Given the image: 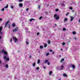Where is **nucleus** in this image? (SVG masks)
<instances>
[{
    "label": "nucleus",
    "mask_w": 80,
    "mask_h": 80,
    "mask_svg": "<svg viewBox=\"0 0 80 80\" xmlns=\"http://www.w3.org/2000/svg\"><path fill=\"white\" fill-rule=\"evenodd\" d=\"M55 26H57V24H54Z\"/></svg>",
    "instance_id": "obj_56"
},
{
    "label": "nucleus",
    "mask_w": 80,
    "mask_h": 80,
    "mask_svg": "<svg viewBox=\"0 0 80 80\" xmlns=\"http://www.w3.org/2000/svg\"><path fill=\"white\" fill-rule=\"evenodd\" d=\"M72 12H74V10H73L72 11Z\"/></svg>",
    "instance_id": "obj_54"
},
{
    "label": "nucleus",
    "mask_w": 80,
    "mask_h": 80,
    "mask_svg": "<svg viewBox=\"0 0 80 80\" xmlns=\"http://www.w3.org/2000/svg\"><path fill=\"white\" fill-rule=\"evenodd\" d=\"M62 30L63 31H65V30H66V28H64L62 29Z\"/></svg>",
    "instance_id": "obj_26"
},
{
    "label": "nucleus",
    "mask_w": 80,
    "mask_h": 80,
    "mask_svg": "<svg viewBox=\"0 0 80 80\" xmlns=\"http://www.w3.org/2000/svg\"><path fill=\"white\" fill-rule=\"evenodd\" d=\"M50 51L51 52H53V51L51 49H50Z\"/></svg>",
    "instance_id": "obj_44"
},
{
    "label": "nucleus",
    "mask_w": 80,
    "mask_h": 80,
    "mask_svg": "<svg viewBox=\"0 0 80 80\" xmlns=\"http://www.w3.org/2000/svg\"><path fill=\"white\" fill-rule=\"evenodd\" d=\"M69 9L70 10H73V8H72V7H70Z\"/></svg>",
    "instance_id": "obj_29"
},
{
    "label": "nucleus",
    "mask_w": 80,
    "mask_h": 80,
    "mask_svg": "<svg viewBox=\"0 0 80 80\" xmlns=\"http://www.w3.org/2000/svg\"><path fill=\"white\" fill-rule=\"evenodd\" d=\"M8 7V4L6 5V7H5V8H7Z\"/></svg>",
    "instance_id": "obj_14"
},
{
    "label": "nucleus",
    "mask_w": 80,
    "mask_h": 80,
    "mask_svg": "<svg viewBox=\"0 0 80 80\" xmlns=\"http://www.w3.org/2000/svg\"><path fill=\"white\" fill-rule=\"evenodd\" d=\"M60 50H61V51H62L63 49H62V48Z\"/></svg>",
    "instance_id": "obj_53"
},
{
    "label": "nucleus",
    "mask_w": 80,
    "mask_h": 80,
    "mask_svg": "<svg viewBox=\"0 0 80 80\" xmlns=\"http://www.w3.org/2000/svg\"><path fill=\"white\" fill-rule=\"evenodd\" d=\"M2 19L0 18V21H2Z\"/></svg>",
    "instance_id": "obj_50"
},
{
    "label": "nucleus",
    "mask_w": 80,
    "mask_h": 80,
    "mask_svg": "<svg viewBox=\"0 0 80 80\" xmlns=\"http://www.w3.org/2000/svg\"><path fill=\"white\" fill-rule=\"evenodd\" d=\"M42 16H41L39 18V20H41V19H42Z\"/></svg>",
    "instance_id": "obj_32"
},
{
    "label": "nucleus",
    "mask_w": 80,
    "mask_h": 80,
    "mask_svg": "<svg viewBox=\"0 0 80 80\" xmlns=\"http://www.w3.org/2000/svg\"><path fill=\"white\" fill-rule=\"evenodd\" d=\"M49 54H50V53H49V52H48L46 54V56H48V55Z\"/></svg>",
    "instance_id": "obj_30"
},
{
    "label": "nucleus",
    "mask_w": 80,
    "mask_h": 80,
    "mask_svg": "<svg viewBox=\"0 0 80 80\" xmlns=\"http://www.w3.org/2000/svg\"><path fill=\"white\" fill-rule=\"evenodd\" d=\"M52 73H53V72L52 71H51L49 72V75H52Z\"/></svg>",
    "instance_id": "obj_9"
},
{
    "label": "nucleus",
    "mask_w": 80,
    "mask_h": 80,
    "mask_svg": "<svg viewBox=\"0 0 80 80\" xmlns=\"http://www.w3.org/2000/svg\"><path fill=\"white\" fill-rule=\"evenodd\" d=\"M35 62H34L32 64V66H33V67H35Z\"/></svg>",
    "instance_id": "obj_21"
},
{
    "label": "nucleus",
    "mask_w": 80,
    "mask_h": 80,
    "mask_svg": "<svg viewBox=\"0 0 80 80\" xmlns=\"http://www.w3.org/2000/svg\"><path fill=\"white\" fill-rule=\"evenodd\" d=\"M9 22H10V21H7L6 22V23L5 24V27H6L7 25H8V23H9Z\"/></svg>",
    "instance_id": "obj_6"
},
{
    "label": "nucleus",
    "mask_w": 80,
    "mask_h": 80,
    "mask_svg": "<svg viewBox=\"0 0 80 80\" xmlns=\"http://www.w3.org/2000/svg\"><path fill=\"white\" fill-rule=\"evenodd\" d=\"M3 59L4 60H5L7 58L6 57V56H4L3 57Z\"/></svg>",
    "instance_id": "obj_15"
},
{
    "label": "nucleus",
    "mask_w": 80,
    "mask_h": 80,
    "mask_svg": "<svg viewBox=\"0 0 80 80\" xmlns=\"http://www.w3.org/2000/svg\"><path fill=\"white\" fill-rule=\"evenodd\" d=\"M22 0H19V2H22Z\"/></svg>",
    "instance_id": "obj_36"
},
{
    "label": "nucleus",
    "mask_w": 80,
    "mask_h": 80,
    "mask_svg": "<svg viewBox=\"0 0 80 80\" xmlns=\"http://www.w3.org/2000/svg\"><path fill=\"white\" fill-rule=\"evenodd\" d=\"M39 34H40V32H38L37 33V35H39Z\"/></svg>",
    "instance_id": "obj_42"
},
{
    "label": "nucleus",
    "mask_w": 80,
    "mask_h": 80,
    "mask_svg": "<svg viewBox=\"0 0 80 80\" xmlns=\"http://www.w3.org/2000/svg\"><path fill=\"white\" fill-rule=\"evenodd\" d=\"M0 53H2V52H3V53H4L5 55H7V51H5L4 49H3L2 51H0Z\"/></svg>",
    "instance_id": "obj_1"
},
{
    "label": "nucleus",
    "mask_w": 80,
    "mask_h": 80,
    "mask_svg": "<svg viewBox=\"0 0 80 80\" xmlns=\"http://www.w3.org/2000/svg\"><path fill=\"white\" fill-rule=\"evenodd\" d=\"M18 30H19V29L18 28V27H17L15 28L12 31L13 32H16L18 31Z\"/></svg>",
    "instance_id": "obj_3"
},
{
    "label": "nucleus",
    "mask_w": 80,
    "mask_h": 80,
    "mask_svg": "<svg viewBox=\"0 0 80 80\" xmlns=\"http://www.w3.org/2000/svg\"><path fill=\"white\" fill-rule=\"evenodd\" d=\"M54 17L56 18V20H58V19H59V16H57V14L54 15Z\"/></svg>",
    "instance_id": "obj_2"
},
{
    "label": "nucleus",
    "mask_w": 80,
    "mask_h": 80,
    "mask_svg": "<svg viewBox=\"0 0 80 80\" xmlns=\"http://www.w3.org/2000/svg\"><path fill=\"white\" fill-rule=\"evenodd\" d=\"M52 54H54V53H55V52H52Z\"/></svg>",
    "instance_id": "obj_51"
},
{
    "label": "nucleus",
    "mask_w": 80,
    "mask_h": 80,
    "mask_svg": "<svg viewBox=\"0 0 80 80\" xmlns=\"http://www.w3.org/2000/svg\"><path fill=\"white\" fill-rule=\"evenodd\" d=\"M43 68H44V69H45L46 68L45 67V66H43Z\"/></svg>",
    "instance_id": "obj_47"
},
{
    "label": "nucleus",
    "mask_w": 80,
    "mask_h": 80,
    "mask_svg": "<svg viewBox=\"0 0 80 80\" xmlns=\"http://www.w3.org/2000/svg\"><path fill=\"white\" fill-rule=\"evenodd\" d=\"M49 6V4H48L47 7H48Z\"/></svg>",
    "instance_id": "obj_52"
},
{
    "label": "nucleus",
    "mask_w": 80,
    "mask_h": 80,
    "mask_svg": "<svg viewBox=\"0 0 80 80\" xmlns=\"http://www.w3.org/2000/svg\"><path fill=\"white\" fill-rule=\"evenodd\" d=\"M19 6L21 7H23V4H22V3H20L19 4Z\"/></svg>",
    "instance_id": "obj_10"
},
{
    "label": "nucleus",
    "mask_w": 80,
    "mask_h": 80,
    "mask_svg": "<svg viewBox=\"0 0 80 80\" xmlns=\"http://www.w3.org/2000/svg\"><path fill=\"white\" fill-rule=\"evenodd\" d=\"M12 27H15V23H13L12 24Z\"/></svg>",
    "instance_id": "obj_24"
},
{
    "label": "nucleus",
    "mask_w": 80,
    "mask_h": 80,
    "mask_svg": "<svg viewBox=\"0 0 80 80\" xmlns=\"http://www.w3.org/2000/svg\"><path fill=\"white\" fill-rule=\"evenodd\" d=\"M11 8H13V6H11Z\"/></svg>",
    "instance_id": "obj_41"
},
{
    "label": "nucleus",
    "mask_w": 80,
    "mask_h": 80,
    "mask_svg": "<svg viewBox=\"0 0 80 80\" xmlns=\"http://www.w3.org/2000/svg\"><path fill=\"white\" fill-rule=\"evenodd\" d=\"M38 8L40 9V6L39 5L38 6Z\"/></svg>",
    "instance_id": "obj_40"
},
{
    "label": "nucleus",
    "mask_w": 80,
    "mask_h": 80,
    "mask_svg": "<svg viewBox=\"0 0 80 80\" xmlns=\"http://www.w3.org/2000/svg\"><path fill=\"white\" fill-rule=\"evenodd\" d=\"M68 14H69V12H68L66 14V16H67V15H68Z\"/></svg>",
    "instance_id": "obj_39"
},
{
    "label": "nucleus",
    "mask_w": 80,
    "mask_h": 80,
    "mask_svg": "<svg viewBox=\"0 0 80 80\" xmlns=\"http://www.w3.org/2000/svg\"><path fill=\"white\" fill-rule=\"evenodd\" d=\"M71 66L72 68H73V69H75V65H71Z\"/></svg>",
    "instance_id": "obj_11"
},
{
    "label": "nucleus",
    "mask_w": 80,
    "mask_h": 80,
    "mask_svg": "<svg viewBox=\"0 0 80 80\" xmlns=\"http://www.w3.org/2000/svg\"><path fill=\"white\" fill-rule=\"evenodd\" d=\"M48 62V60H46L45 61V63H47Z\"/></svg>",
    "instance_id": "obj_16"
},
{
    "label": "nucleus",
    "mask_w": 80,
    "mask_h": 80,
    "mask_svg": "<svg viewBox=\"0 0 80 80\" xmlns=\"http://www.w3.org/2000/svg\"><path fill=\"white\" fill-rule=\"evenodd\" d=\"M68 20V19H67V18H65L64 19V22H65L66 21H67Z\"/></svg>",
    "instance_id": "obj_18"
},
{
    "label": "nucleus",
    "mask_w": 80,
    "mask_h": 80,
    "mask_svg": "<svg viewBox=\"0 0 80 80\" xmlns=\"http://www.w3.org/2000/svg\"><path fill=\"white\" fill-rule=\"evenodd\" d=\"M26 43L27 45H28L29 43L27 41L26 42Z\"/></svg>",
    "instance_id": "obj_37"
},
{
    "label": "nucleus",
    "mask_w": 80,
    "mask_h": 80,
    "mask_svg": "<svg viewBox=\"0 0 80 80\" xmlns=\"http://www.w3.org/2000/svg\"><path fill=\"white\" fill-rule=\"evenodd\" d=\"M65 45V42L62 43V45Z\"/></svg>",
    "instance_id": "obj_38"
},
{
    "label": "nucleus",
    "mask_w": 80,
    "mask_h": 80,
    "mask_svg": "<svg viewBox=\"0 0 80 80\" xmlns=\"http://www.w3.org/2000/svg\"><path fill=\"white\" fill-rule=\"evenodd\" d=\"M72 33L73 35H75V34H76V32L75 31H73L72 32Z\"/></svg>",
    "instance_id": "obj_19"
},
{
    "label": "nucleus",
    "mask_w": 80,
    "mask_h": 80,
    "mask_svg": "<svg viewBox=\"0 0 80 80\" xmlns=\"http://www.w3.org/2000/svg\"><path fill=\"white\" fill-rule=\"evenodd\" d=\"M12 38L13 40H15V43H16L17 41H18V39L15 37H13Z\"/></svg>",
    "instance_id": "obj_5"
},
{
    "label": "nucleus",
    "mask_w": 80,
    "mask_h": 80,
    "mask_svg": "<svg viewBox=\"0 0 80 80\" xmlns=\"http://www.w3.org/2000/svg\"><path fill=\"white\" fill-rule=\"evenodd\" d=\"M32 20H35V19H33V18L29 20V21H30V22H32Z\"/></svg>",
    "instance_id": "obj_13"
},
{
    "label": "nucleus",
    "mask_w": 80,
    "mask_h": 80,
    "mask_svg": "<svg viewBox=\"0 0 80 80\" xmlns=\"http://www.w3.org/2000/svg\"><path fill=\"white\" fill-rule=\"evenodd\" d=\"M59 57H61V55H59Z\"/></svg>",
    "instance_id": "obj_58"
},
{
    "label": "nucleus",
    "mask_w": 80,
    "mask_h": 80,
    "mask_svg": "<svg viewBox=\"0 0 80 80\" xmlns=\"http://www.w3.org/2000/svg\"><path fill=\"white\" fill-rule=\"evenodd\" d=\"M71 19H70V21L71 22H72V21H73V20L74 18V17H73L72 16H71Z\"/></svg>",
    "instance_id": "obj_7"
},
{
    "label": "nucleus",
    "mask_w": 80,
    "mask_h": 80,
    "mask_svg": "<svg viewBox=\"0 0 80 80\" xmlns=\"http://www.w3.org/2000/svg\"><path fill=\"white\" fill-rule=\"evenodd\" d=\"M6 60L7 61H9V58H6Z\"/></svg>",
    "instance_id": "obj_28"
},
{
    "label": "nucleus",
    "mask_w": 80,
    "mask_h": 80,
    "mask_svg": "<svg viewBox=\"0 0 80 80\" xmlns=\"http://www.w3.org/2000/svg\"><path fill=\"white\" fill-rule=\"evenodd\" d=\"M63 77H68L67 75L65 73H64L63 74Z\"/></svg>",
    "instance_id": "obj_8"
},
{
    "label": "nucleus",
    "mask_w": 80,
    "mask_h": 80,
    "mask_svg": "<svg viewBox=\"0 0 80 80\" xmlns=\"http://www.w3.org/2000/svg\"><path fill=\"white\" fill-rule=\"evenodd\" d=\"M10 27H11V25L10 24H9V27H8V28L10 29Z\"/></svg>",
    "instance_id": "obj_25"
},
{
    "label": "nucleus",
    "mask_w": 80,
    "mask_h": 80,
    "mask_svg": "<svg viewBox=\"0 0 80 80\" xmlns=\"http://www.w3.org/2000/svg\"><path fill=\"white\" fill-rule=\"evenodd\" d=\"M40 48H41V49H42L43 48V46L41 45L40 46Z\"/></svg>",
    "instance_id": "obj_12"
},
{
    "label": "nucleus",
    "mask_w": 80,
    "mask_h": 80,
    "mask_svg": "<svg viewBox=\"0 0 80 80\" xmlns=\"http://www.w3.org/2000/svg\"><path fill=\"white\" fill-rule=\"evenodd\" d=\"M29 10V9L28 8H27L26 9V11H28V10Z\"/></svg>",
    "instance_id": "obj_45"
},
{
    "label": "nucleus",
    "mask_w": 80,
    "mask_h": 80,
    "mask_svg": "<svg viewBox=\"0 0 80 80\" xmlns=\"http://www.w3.org/2000/svg\"><path fill=\"white\" fill-rule=\"evenodd\" d=\"M48 65H50V62H48Z\"/></svg>",
    "instance_id": "obj_43"
},
{
    "label": "nucleus",
    "mask_w": 80,
    "mask_h": 80,
    "mask_svg": "<svg viewBox=\"0 0 80 80\" xmlns=\"http://www.w3.org/2000/svg\"><path fill=\"white\" fill-rule=\"evenodd\" d=\"M62 7H65V4H62Z\"/></svg>",
    "instance_id": "obj_34"
},
{
    "label": "nucleus",
    "mask_w": 80,
    "mask_h": 80,
    "mask_svg": "<svg viewBox=\"0 0 80 80\" xmlns=\"http://www.w3.org/2000/svg\"><path fill=\"white\" fill-rule=\"evenodd\" d=\"M39 67H38L36 68V70H39Z\"/></svg>",
    "instance_id": "obj_33"
},
{
    "label": "nucleus",
    "mask_w": 80,
    "mask_h": 80,
    "mask_svg": "<svg viewBox=\"0 0 80 80\" xmlns=\"http://www.w3.org/2000/svg\"><path fill=\"white\" fill-rule=\"evenodd\" d=\"M79 22H80V19H79Z\"/></svg>",
    "instance_id": "obj_55"
},
{
    "label": "nucleus",
    "mask_w": 80,
    "mask_h": 80,
    "mask_svg": "<svg viewBox=\"0 0 80 80\" xmlns=\"http://www.w3.org/2000/svg\"><path fill=\"white\" fill-rule=\"evenodd\" d=\"M2 29H3V27L2 26H1L0 27V34L1 35H2L3 34V33L2 32Z\"/></svg>",
    "instance_id": "obj_4"
},
{
    "label": "nucleus",
    "mask_w": 80,
    "mask_h": 80,
    "mask_svg": "<svg viewBox=\"0 0 80 80\" xmlns=\"http://www.w3.org/2000/svg\"><path fill=\"white\" fill-rule=\"evenodd\" d=\"M55 10L56 12H58V9H56Z\"/></svg>",
    "instance_id": "obj_35"
},
{
    "label": "nucleus",
    "mask_w": 80,
    "mask_h": 80,
    "mask_svg": "<svg viewBox=\"0 0 80 80\" xmlns=\"http://www.w3.org/2000/svg\"><path fill=\"white\" fill-rule=\"evenodd\" d=\"M76 39H77V38H74V39H75V40H76Z\"/></svg>",
    "instance_id": "obj_57"
},
{
    "label": "nucleus",
    "mask_w": 80,
    "mask_h": 80,
    "mask_svg": "<svg viewBox=\"0 0 80 80\" xmlns=\"http://www.w3.org/2000/svg\"><path fill=\"white\" fill-rule=\"evenodd\" d=\"M62 61H64V59L63 58H62L60 61V62H62Z\"/></svg>",
    "instance_id": "obj_23"
},
{
    "label": "nucleus",
    "mask_w": 80,
    "mask_h": 80,
    "mask_svg": "<svg viewBox=\"0 0 80 80\" xmlns=\"http://www.w3.org/2000/svg\"><path fill=\"white\" fill-rule=\"evenodd\" d=\"M5 67H6L7 68H8V64H7L6 66H5Z\"/></svg>",
    "instance_id": "obj_22"
},
{
    "label": "nucleus",
    "mask_w": 80,
    "mask_h": 80,
    "mask_svg": "<svg viewBox=\"0 0 80 80\" xmlns=\"http://www.w3.org/2000/svg\"><path fill=\"white\" fill-rule=\"evenodd\" d=\"M10 42H12V39L11 38L10 40Z\"/></svg>",
    "instance_id": "obj_46"
},
{
    "label": "nucleus",
    "mask_w": 80,
    "mask_h": 80,
    "mask_svg": "<svg viewBox=\"0 0 80 80\" xmlns=\"http://www.w3.org/2000/svg\"><path fill=\"white\" fill-rule=\"evenodd\" d=\"M2 63V61L0 60V64Z\"/></svg>",
    "instance_id": "obj_48"
},
{
    "label": "nucleus",
    "mask_w": 80,
    "mask_h": 80,
    "mask_svg": "<svg viewBox=\"0 0 80 80\" xmlns=\"http://www.w3.org/2000/svg\"><path fill=\"white\" fill-rule=\"evenodd\" d=\"M31 56H30V58H31Z\"/></svg>",
    "instance_id": "obj_60"
},
{
    "label": "nucleus",
    "mask_w": 80,
    "mask_h": 80,
    "mask_svg": "<svg viewBox=\"0 0 80 80\" xmlns=\"http://www.w3.org/2000/svg\"><path fill=\"white\" fill-rule=\"evenodd\" d=\"M51 43V42L50 41H48V44H50Z\"/></svg>",
    "instance_id": "obj_27"
},
{
    "label": "nucleus",
    "mask_w": 80,
    "mask_h": 80,
    "mask_svg": "<svg viewBox=\"0 0 80 80\" xmlns=\"http://www.w3.org/2000/svg\"><path fill=\"white\" fill-rule=\"evenodd\" d=\"M40 59H38V63H40Z\"/></svg>",
    "instance_id": "obj_17"
},
{
    "label": "nucleus",
    "mask_w": 80,
    "mask_h": 80,
    "mask_svg": "<svg viewBox=\"0 0 80 80\" xmlns=\"http://www.w3.org/2000/svg\"><path fill=\"white\" fill-rule=\"evenodd\" d=\"M1 10L2 11H4V10H5V9H4V8H2V9H1Z\"/></svg>",
    "instance_id": "obj_31"
},
{
    "label": "nucleus",
    "mask_w": 80,
    "mask_h": 80,
    "mask_svg": "<svg viewBox=\"0 0 80 80\" xmlns=\"http://www.w3.org/2000/svg\"><path fill=\"white\" fill-rule=\"evenodd\" d=\"M61 67H62V68H63V67H64V66H63L62 65V66H61Z\"/></svg>",
    "instance_id": "obj_49"
},
{
    "label": "nucleus",
    "mask_w": 80,
    "mask_h": 80,
    "mask_svg": "<svg viewBox=\"0 0 80 80\" xmlns=\"http://www.w3.org/2000/svg\"><path fill=\"white\" fill-rule=\"evenodd\" d=\"M47 44H44V47L45 48V47H47Z\"/></svg>",
    "instance_id": "obj_20"
},
{
    "label": "nucleus",
    "mask_w": 80,
    "mask_h": 80,
    "mask_svg": "<svg viewBox=\"0 0 80 80\" xmlns=\"http://www.w3.org/2000/svg\"><path fill=\"white\" fill-rule=\"evenodd\" d=\"M61 70H63V68H61Z\"/></svg>",
    "instance_id": "obj_59"
},
{
    "label": "nucleus",
    "mask_w": 80,
    "mask_h": 80,
    "mask_svg": "<svg viewBox=\"0 0 80 80\" xmlns=\"http://www.w3.org/2000/svg\"><path fill=\"white\" fill-rule=\"evenodd\" d=\"M58 80H61L60 79H59Z\"/></svg>",
    "instance_id": "obj_61"
}]
</instances>
